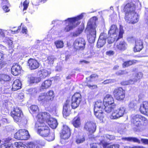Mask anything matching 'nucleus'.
Segmentation results:
<instances>
[{
    "label": "nucleus",
    "instance_id": "4",
    "mask_svg": "<svg viewBox=\"0 0 148 148\" xmlns=\"http://www.w3.org/2000/svg\"><path fill=\"white\" fill-rule=\"evenodd\" d=\"M37 119H40L41 121L44 123L45 119L47 123L52 129L56 128L57 126L58 123L56 119L52 117H51L49 114L47 112H42L39 113L37 116Z\"/></svg>",
    "mask_w": 148,
    "mask_h": 148
},
{
    "label": "nucleus",
    "instance_id": "57",
    "mask_svg": "<svg viewBox=\"0 0 148 148\" xmlns=\"http://www.w3.org/2000/svg\"><path fill=\"white\" fill-rule=\"evenodd\" d=\"M87 86L91 89H95L97 88V86L95 85H91L90 84H88Z\"/></svg>",
    "mask_w": 148,
    "mask_h": 148
},
{
    "label": "nucleus",
    "instance_id": "42",
    "mask_svg": "<svg viewBox=\"0 0 148 148\" xmlns=\"http://www.w3.org/2000/svg\"><path fill=\"white\" fill-rule=\"evenodd\" d=\"M143 74L142 73L139 72L138 73L135 75L134 78L133 79L134 83L135 82H137L138 80L141 79L143 77Z\"/></svg>",
    "mask_w": 148,
    "mask_h": 148
},
{
    "label": "nucleus",
    "instance_id": "24",
    "mask_svg": "<svg viewBox=\"0 0 148 148\" xmlns=\"http://www.w3.org/2000/svg\"><path fill=\"white\" fill-rule=\"evenodd\" d=\"M12 74L14 76L18 75L21 73V68L18 64H15L12 66L11 69Z\"/></svg>",
    "mask_w": 148,
    "mask_h": 148
},
{
    "label": "nucleus",
    "instance_id": "18",
    "mask_svg": "<svg viewBox=\"0 0 148 148\" xmlns=\"http://www.w3.org/2000/svg\"><path fill=\"white\" fill-rule=\"evenodd\" d=\"M29 68L31 70H34L38 68L39 66V63L35 59H30L28 61Z\"/></svg>",
    "mask_w": 148,
    "mask_h": 148
},
{
    "label": "nucleus",
    "instance_id": "38",
    "mask_svg": "<svg viewBox=\"0 0 148 148\" xmlns=\"http://www.w3.org/2000/svg\"><path fill=\"white\" fill-rule=\"evenodd\" d=\"M85 137L82 136H78L75 139V142L77 144H79L83 143L85 141Z\"/></svg>",
    "mask_w": 148,
    "mask_h": 148
},
{
    "label": "nucleus",
    "instance_id": "28",
    "mask_svg": "<svg viewBox=\"0 0 148 148\" xmlns=\"http://www.w3.org/2000/svg\"><path fill=\"white\" fill-rule=\"evenodd\" d=\"M21 84L19 79H16L14 81L12 86V90L13 91L17 90L21 88Z\"/></svg>",
    "mask_w": 148,
    "mask_h": 148
},
{
    "label": "nucleus",
    "instance_id": "61",
    "mask_svg": "<svg viewBox=\"0 0 148 148\" xmlns=\"http://www.w3.org/2000/svg\"><path fill=\"white\" fill-rule=\"evenodd\" d=\"M114 54V52L112 51H107L106 52V54L109 56L113 55Z\"/></svg>",
    "mask_w": 148,
    "mask_h": 148
},
{
    "label": "nucleus",
    "instance_id": "56",
    "mask_svg": "<svg viewBox=\"0 0 148 148\" xmlns=\"http://www.w3.org/2000/svg\"><path fill=\"white\" fill-rule=\"evenodd\" d=\"M49 63L50 64H52L53 63L54 58L53 56H49L47 58Z\"/></svg>",
    "mask_w": 148,
    "mask_h": 148
},
{
    "label": "nucleus",
    "instance_id": "45",
    "mask_svg": "<svg viewBox=\"0 0 148 148\" xmlns=\"http://www.w3.org/2000/svg\"><path fill=\"white\" fill-rule=\"evenodd\" d=\"M134 62V61L131 60L125 62L123 64V67H128L132 64Z\"/></svg>",
    "mask_w": 148,
    "mask_h": 148
},
{
    "label": "nucleus",
    "instance_id": "11",
    "mask_svg": "<svg viewBox=\"0 0 148 148\" xmlns=\"http://www.w3.org/2000/svg\"><path fill=\"white\" fill-rule=\"evenodd\" d=\"M29 137L28 131L24 129H21L14 134V138L20 140H26Z\"/></svg>",
    "mask_w": 148,
    "mask_h": 148
},
{
    "label": "nucleus",
    "instance_id": "44",
    "mask_svg": "<svg viewBox=\"0 0 148 148\" xmlns=\"http://www.w3.org/2000/svg\"><path fill=\"white\" fill-rule=\"evenodd\" d=\"M90 148H102L101 144L98 143H92L90 145Z\"/></svg>",
    "mask_w": 148,
    "mask_h": 148
},
{
    "label": "nucleus",
    "instance_id": "46",
    "mask_svg": "<svg viewBox=\"0 0 148 148\" xmlns=\"http://www.w3.org/2000/svg\"><path fill=\"white\" fill-rule=\"evenodd\" d=\"M83 29L82 28L78 29L77 31L73 33V37L78 36L82 32Z\"/></svg>",
    "mask_w": 148,
    "mask_h": 148
},
{
    "label": "nucleus",
    "instance_id": "63",
    "mask_svg": "<svg viewBox=\"0 0 148 148\" xmlns=\"http://www.w3.org/2000/svg\"><path fill=\"white\" fill-rule=\"evenodd\" d=\"M27 31V29L25 27H23L22 28V32L23 33L26 34Z\"/></svg>",
    "mask_w": 148,
    "mask_h": 148
},
{
    "label": "nucleus",
    "instance_id": "25",
    "mask_svg": "<svg viewBox=\"0 0 148 148\" xmlns=\"http://www.w3.org/2000/svg\"><path fill=\"white\" fill-rule=\"evenodd\" d=\"M99 138L100 140V143L103 145V143H106L105 142L107 140H113L114 139L115 137L113 136L106 134L104 135L103 136L99 137Z\"/></svg>",
    "mask_w": 148,
    "mask_h": 148
},
{
    "label": "nucleus",
    "instance_id": "3",
    "mask_svg": "<svg viewBox=\"0 0 148 148\" xmlns=\"http://www.w3.org/2000/svg\"><path fill=\"white\" fill-rule=\"evenodd\" d=\"M96 27L97 26L94 18L90 19L88 23L86 30L88 31L89 33L88 40L89 42L90 43L95 42L96 37Z\"/></svg>",
    "mask_w": 148,
    "mask_h": 148
},
{
    "label": "nucleus",
    "instance_id": "55",
    "mask_svg": "<svg viewBox=\"0 0 148 148\" xmlns=\"http://www.w3.org/2000/svg\"><path fill=\"white\" fill-rule=\"evenodd\" d=\"M115 82V80L114 79H107L105 80L103 82V84H106L111 83H113Z\"/></svg>",
    "mask_w": 148,
    "mask_h": 148
},
{
    "label": "nucleus",
    "instance_id": "64",
    "mask_svg": "<svg viewBox=\"0 0 148 148\" xmlns=\"http://www.w3.org/2000/svg\"><path fill=\"white\" fill-rule=\"evenodd\" d=\"M145 18L147 20H148V11L146 12H145Z\"/></svg>",
    "mask_w": 148,
    "mask_h": 148
},
{
    "label": "nucleus",
    "instance_id": "5",
    "mask_svg": "<svg viewBox=\"0 0 148 148\" xmlns=\"http://www.w3.org/2000/svg\"><path fill=\"white\" fill-rule=\"evenodd\" d=\"M84 14V13H82L76 17L68 18L65 21L67 25L64 28V31L68 32L75 28L77 25H79L80 22H78V21L83 18Z\"/></svg>",
    "mask_w": 148,
    "mask_h": 148
},
{
    "label": "nucleus",
    "instance_id": "30",
    "mask_svg": "<svg viewBox=\"0 0 148 148\" xmlns=\"http://www.w3.org/2000/svg\"><path fill=\"white\" fill-rule=\"evenodd\" d=\"M103 111H94L95 116L99 119L101 122H103L104 119V114L103 113Z\"/></svg>",
    "mask_w": 148,
    "mask_h": 148
},
{
    "label": "nucleus",
    "instance_id": "33",
    "mask_svg": "<svg viewBox=\"0 0 148 148\" xmlns=\"http://www.w3.org/2000/svg\"><path fill=\"white\" fill-rule=\"evenodd\" d=\"M127 45L126 43L124 41H122L116 45V47L119 50H124L126 48Z\"/></svg>",
    "mask_w": 148,
    "mask_h": 148
},
{
    "label": "nucleus",
    "instance_id": "22",
    "mask_svg": "<svg viewBox=\"0 0 148 148\" xmlns=\"http://www.w3.org/2000/svg\"><path fill=\"white\" fill-rule=\"evenodd\" d=\"M104 103L101 100L96 102L94 105V111H97L103 110Z\"/></svg>",
    "mask_w": 148,
    "mask_h": 148
},
{
    "label": "nucleus",
    "instance_id": "37",
    "mask_svg": "<svg viewBox=\"0 0 148 148\" xmlns=\"http://www.w3.org/2000/svg\"><path fill=\"white\" fill-rule=\"evenodd\" d=\"M45 93H42L39 95L38 100V101L45 103L47 102Z\"/></svg>",
    "mask_w": 148,
    "mask_h": 148
},
{
    "label": "nucleus",
    "instance_id": "21",
    "mask_svg": "<svg viewBox=\"0 0 148 148\" xmlns=\"http://www.w3.org/2000/svg\"><path fill=\"white\" fill-rule=\"evenodd\" d=\"M70 101L67 100L64 103L63 107V114L66 116H68L70 112Z\"/></svg>",
    "mask_w": 148,
    "mask_h": 148
},
{
    "label": "nucleus",
    "instance_id": "10",
    "mask_svg": "<svg viewBox=\"0 0 148 148\" xmlns=\"http://www.w3.org/2000/svg\"><path fill=\"white\" fill-rule=\"evenodd\" d=\"M82 100L81 94L79 93H76L71 98V106L72 108L75 109L79 106Z\"/></svg>",
    "mask_w": 148,
    "mask_h": 148
},
{
    "label": "nucleus",
    "instance_id": "19",
    "mask_svg": "<svg viewBox=\"0 0 148 148\" xmlns=\"http://www.w3.org/2000/svg\"><path fill=\"white\" fill-rule=\"evenodd\" d=\"M106 36L104 33L101 34L97 42V46L98 48L103 47L106 42Z\"/></svg>",
    "mask_w": 148,
    "mask_h": 148
},
{
    "label": "nucleus",
    "instance_id": "2",
    "mask_svg": "<svg viewBox=\"0 0 148 148\" xmlns=\"http://www.w3.org/2000/svg\"><path fill=\"white\" fill-rule=\"evenodd\" d=\"M41 120L40 119H38V122L36 124L35 128L38 133L41 136L46 138V139L48 141L53 140L55 138L54 134L50 133L49 127Z\"/></svg>",
    "mask_w": 148,
    "mask_h": 148
},
{
    "label": "nucleus",
    "instance_id": "48",
    "mask_svg": "<svg viewBox=\"0 0 148 148\" xmlns=\"http://www.w3.org/2000/svg\"><path fill=\"white\" fill-rule=\"evenodd\" d=\"M30 109L33 112H35L38 111V107L36 105H32L30 107Z\"/></svg>",
    "mask_w": 148,
    "mask_h": 148
},
{
    "label": "nucleus",
    "instance_id": "53",
    "mask_svg": "<svg viewBox=\"0 0 148 148\" xmlns=\"http://www.w3.org/2000/svg\"><path fill=\"white\" fill-rule=\"evenodd\" d=\"M14 27L12 29V30H11L10 31L11 32L12 34H14L18 33L20 31V29L21 28V26H19L18 27V29L16 30H13V29L15 28Z\"/></svg>",
    "mask_w": 148,
    "mask_h": 148
},
{
    "label": "nucleus",
    "instance_id": "62",
    "mask_svg": "<svg viewBox=\"0 0 148 148\" xmlns=\"http://www.w3.org/2000/svg\"><path fill=\"white\" fill-rule=\"evenodd\" d=\"M97 77V76L96 74H94L91 75L90 77V79H91L90 81L92 80V79L93 78H96Z\"/></svg>",
    "mask_w": 148,
    "mask_h": 148
},
{
    "label": "nucleus",
    "instance_id": "12",
    "mask_svg": "<svg viewBox=\"0 0 148 148\" xmlns=\"http://www.w3.org/2000/svg\"><path fill=\"white\" fill-rule=\"evenodd\" d=\"M141 121H144L145 123H147L148 121L145 117L141 115H136L132 116L131 121L136 126L138 127L141 125Z\"/></svg>",
    "mask_w": 148,
    "mask_h": 148
},
{
    "label": "nucleus",
    "instance_id": "7",
    "mask_svg": "<svg viewBox=\"0 0 148 148\" xmlns=\"http://www.w3.org/2000/svg\"><path fill=\"white\" fill-rule=\"evenodd\" d=\"M126 109L124 106H121L114 110L110 117L112 119H116L122 117L126 113Z\"/></svg>",
    "mask_w": 148,
    "mask_h": 148
},
{
    "label": "nucleus",
    "instance_id": "23",
    "mask_svg": "<svg viewBox=\"0 0 148 148\" xmlns=\"http://www.w3.org/2000/svg\"><path fill=\"white\" fill-rule=\"evenodd\" d=\"M50 74V71L49 69H42L39 71L38 72L39 77H40V80L41 79H44Z\"/></svg>",
    "mask_w": 148,
    "mask_h": 148
},
{
    "label": "nucleus",
    "instance_id": "39",
    "mask_svg": "<svg viewBox=\"0 0 148 148\" xmlns=\"http://www.w3.org/2000/svg\"><path fill=\"white\" fill-rule=\"evenodd\" d=\"M10 79V78L9 75H7L0 74V81L6 82L9 81Z\"/></svg>",
    "mask_w": 148,
    "mask_h": 148
},
{
    "label": "nucleus",
    "instance_id": "60",
    "mask_svg": "<svg viewBox=\"0 0 148 148\" xmlns=\"http://www.w3.org/2000/svg\"><path fill=\"white\" fill-rule=\"evenodd\" d=\"M3 9L5 12H8L10 10L8 7L6 5L3 6Z\"/></svg>",
    "mask_w": 148,
    "mask_h": 148
},
{
    "label": "nucleus",
    "instance_id": "14",
    "mask_svg": "<svg viewBox=\"0 0 148 148\" xmlns=\"http://www.w3.org/2000/svg\"><path fill=\"white\" fill-rule=\"evenodd\" d=\"M14 145L17 148H41V146L33 143H30L26 146L21 142H15Z\"/></svg>",
    "mask_w": 148,
    "mask_h": 148
},
{
    "label": "nucleus",
    "instance_id": "16",
    "mask_svg": "<svg viewBox=\"0 0 148 148\" xmlns=\"http://www.w3.org/2000/svg\"><path fill=\"white\" fill-rule=\"evenodd\" d=\"M84 128L90 133H92L96 130V124L92 122H88L85 124Z\"/></svg>",
    "mask_w": 148,
    "mask_h": 148
},
{
    "label": "nucleus",
    "instance_id": "34",
    "mask_svg": "<svg viewBox=\"0 0 148 148\" xmlns=\"http://www.w3.org/2000/svg\"><path fill=\"white\" fill-rule=\"evenodd\" d=\"M122 140H126L129 141H132L134 142L137 143H140V141L138 138L135 137H127L123 138Z\"/></svg>",
    "mask_w": 148,
    "mask_h": 148
},
{
    "label": "nucleus",
    "instance_id": "15",
    "mask_svg": "<svg viewBox=\"0 0 148 148\" xmlns=\"http://www.w3.org/2000/svg\"><path fill=\"white\" fill-rule=\"evenodd\" d=\"M60 134L62 138L64 139L68 138L71 134L70 128L67 125H64Z\"/></svg>",
    "mask_w": 148,
    "mask_h": 148
},
{
    "label": "nucleus",
    "instance_id": "51",
    "mask_svg": "<svg viewBox=\"0 0 148 148\" xmlns=\"http://www.w3.org/2000/svg\"><path fill=\"white\" fill-rule=\"evenodd\" d=\"M136 100L131 101L129 104V107L131 108H134L136 105Z\"/></svg>",
    "mask_w": 148,
    "mask_h": 148
},
{
    "label": "nucleus",
    "instance_id": "29",
    "mask_svg": "<svg viewBox=\"0 0 148 148\" xmlns=\"http://www.w3.org/2000/svg\"><path fill=\"white\" fill-rule=\"evenodd\" d=\"M52 84L51 81L50 80H47L42 82L40 90L46 89L49 88Z\"/></svg>",
    "mask_w": 148,
    "mask_h": 148
},
{
    "label": "nucleus",
    "instance_id": "35",
    "mask_svg": "<svg viewBox=\"0 0 148 148\" xmlns=\"http://www.w3.org/2000/svg\"><path fill=\"white\" fill-rule=\"evenodd\" d=\"M103 148H119L120 145L119 144H116L110 145L107 143H103Z\"/></svg>",
    "mask_w": 148,
    "mask_h": 148
},
{
    "label": "nucleus",
    "instance_id": "32",
    "mask_svg": "<svg viewBox=\"0 0 148 148\" xmlns=\"http://www.w3.org/2000/svg\"><path fill=\"white\" fill-rule=\"evenodd\" d=\"M47 101H52L54 97V93L53 91L50 90L46 93H45Z\"/></svg>",
    "mask_w": 148,
    "mask_h": 148
},
{
    "label": "nucleus",
    "instance_id": "6",
    "mask_svg": "<svg viewBox=\"0 0 148 148\" xmlns=\"http://www.w3.org/2000/svg\"><path fill=\"white\" fill-rule=\"evenodd\" d=\"M119 32L117 26L115 25L111 26L108 31V34L110 36H114L115 37L121 38L123 37V34L124 33L123 27L120 25Z\"/></svg>",
    "mask_w": 148,
    "mask_h": 148
},
{
    "label": "nucleus",
    "instance_id": "41",
    "mask_svg": "<svg viewBox=\"0 0 148 148\" xmlns=\"http://www.w3.org/2000/svg\"><path fill=\"white\" fill-rule=\"evenodd\" d=\"M108 42V43L111 44L115 40H117L120 38L117 37H115L114 36H110L107 38Z\"/></svg>",
    "mask_w": 148,
    "mask_h": 148
},
{
    "label": "nucleus",
    "instance_id": "20",
    "mask_svg": "<svg viewBox=\"0 0 148 148\" xmlns=\"http://www.w3.org/2000/svg\"><path fill=\"white\" fill-rule=\"evenodd\" d=\"M103 103L104 105H115L113 98L111 95L109 94L106 95L104 97Z\"/></svg>",
    "mask_w": 148,
    "mask_h": 148
},
{
    "label": "nucleus",
    "instance_id": "40",
    "mask_svg": "<svg viewBox=\"0 0 148 148\" xmlns=\"http://www.w3.org/2000/svg\"><path fill=\"white\" fill-rule=\"evenodd\" d=\"M54 44L57 49L62 48L64 46L63 41L60 40L56 41L54 42Z\"/></svg>",
    "mask_w": 148,
    "mask_h": 148
},
{
    "label": "nucleus",
    "instance_id": "47",
    "mask_svg": "<svg viewBox=\"0 0 148 148\" xmlns=\"http://www.w3.org/2000/svg\"><path fill=\"white\" fill-rule=\"evenodd\" d=\"M6 42L9 47H13L14 45H13L12 41L8 38H6L5 40Z\"/></svg>",
    "mask_w": 148,
    "mask_h": 148
},
{
    "label": "nucleus",
    "instance_id": "17",
    "mask_svg": "<svg viewBox=\"0 0 148 148\" xmlns=\"http://www.w3.org/2000/svg\"><path fill=\"white\" fill-rule=\"evenodd\" d=\"M140 111L141 113L148 116V101L143 102L140 105Z\"/></svg>",
    "mask_w": 148,
    "mask_h": 148
},
{
    "label": "nucleus",
    "instance_id": "1",
    "mask_svg": "<svg viewBox=\"0 0 148 148\" xmlns=\"http://www.w3.org/2000/svg\"><path fill=\"white\" fill-rule=\"evenodd\" d=\"M136 7L132 2L128 3L125 6V19L128 23L132 24L137 23L139 19V15L135 12Z\"/></svg>",
    "mask_w": 148,
    "mask_h": 148
},
{
    "label": "nucleus",
    "instance_id": "52",
    "mask_svg": "<svg viewBox=\"0 0 148 148\" xmlns=\"http://www.w3.org/2000/svg\"><path fill=\"white\" fill-rule=\"evenodd\" d=\"M28 92L30 94L34 95L36 93L37 90L36 88H31L28 90Z\"/></svg>",
    "mask_w": 148,
    "mask_h": 148
},
{
    "label": "nucleus",
    "instance_id": "59",
    "mask_svg": "<svg viewBox=\"0 0 148 148\" xmlns=\"http://www.w3.org/2000/svg\"><path fill=\"white\" fill-rule=\"evenodd\" d=\"M141 142L143 143L148 145V139H147L141 138Z\"/></svg>",
    "mask_w": 148,
    "mask_h": 148
},
{
    "label": "nucleus",
    "instance_id": "9",
    "mask_svg": "<svg viewBox=\"0 0 148 148\" xmlns=\"http://www.w3.org/2000/svg\"><path fill=\"white\" fill-rule=\"evenodd\" d=\"M113 94L116 99L119 101L123 100L125 97V92L122 88H115L113 92Z\"/></svg>",
    "mask_w": 148,
    "mask_h": 148
},
{
    "label": "nucleus",
    "instance_id": "50",
    "mask_svg": "<svg viewBox=\"0 0 148 148\" xmlns=\"http://www.w3.org/2000/svg\"><path fill=\"white\" fill-rule=\"evenodd\" d=\"M134 83V82L133 81V80H130L128 81H123L121 82V84L123 85L132 84Z\"/></svg>",
    "mask_w": 148,
    "mask_h": 148
},
{
    "label": "nucleus",
    "instance_id": "49",
    "mask_svg": "<svg viewBox=\"0 0 148 148\" xmlns=\"http://www.w3.org/2000/svg\"><path fill=\"white\" fill-rule=\"evenodd\" d=\"M29 1L28 0H26L23 3V11L25 10H26L27 9L29 4Z\"/></svg>",
    "mask_w": 148,
    "mask_h": 148
},
{
    "label": "nucleus",
    "instance_id": "27",
    "mask_svg": "<svg viewBox=\"0 0 148 148\" xmlns=\"http://www.w3.org/2000/svg\"><path fill=\"white\" fill-rule=\"evenodd\" d=\"M143 47V43L141 40H137L136 41L135 46L134 49V51L135 52L140 51Z\"/></svg>",
    "mask_w": 148,
    "mask_h": 148
},
{
    "label": "nucleus",
    "instance_id": "31",
    "mask_svg": "<svg viewBox=\"0 0 148 148\" xmlns=\"http://www.w3.org/2000/svg\"><path fill=\"white\" fill-rule=\"evenodd\" d=\"M72 124L75 127H79L81 125V123L79 116H77L74 118L73 120Z\"/></svg>",
    "mask_w": 148,
    "mask_h": 148
},
{
    "label": "nucleus",
    "instance_id": "26",
    "mask_svg": "<svg viewBox=\"0 0 148 148\" xmlns=\"http://www.w3.org/2000/svg\"><path fill=\"white\" fill-rule=\"evenodd\" d=\"M28 79V81L30 84L37 83L41 81L40 77H35L33 75H29Z\"/></svg>",
    "mask_w": 148,
    "mask_h": 148
},
{
    "label": "nucleus",
    "instance_id": "43",
    "mask_svg": "<svg viewBox=\"0 0 148 148\" xmlns=\"http://www.w3.org/2000/svg\"><path fill=\"white\" fill-rule=\"evenodd\" d=\"M13 145L10 143H5L0 145V148H13Z\"/></svg>",
    "mask_w": 148,
    "mask_h": 148
},
{
    "label": "nucleus",
    "instance_id": "8",
    "mask_svg": "<svg viewBox=\"0 0 148 148\" xmlns=\"http://www.w3.org/2000/svg\"><path fill=\"white\" fill-rule=\"evenodd\" d=\"M11 114L16 122H19L21 121L23 114L21 110L18 107L14 108L11 112Z\"/></svg>",
    "mask_w": 148,
    "mask_h": 148
},
{
    "label": "nucleus",
    "instance_id": "54",
    "mask_svg": "<svg viewBox=\"0 0 148 148\" xmlns=\"http://www.w3.org/2000/svg\"><path fill=\"white\" fill-rule=\"evenodd\" d=\"M24 97V94L23 93H20L18 94V98L20 101H22Z\"/></svg>",
    "mask_w": 148,
    "mask_h": 148
},
{
    "label": "nucleus",
    "instance_id": "13",
    "mask_svg": "<svg viewBox=\"0 0 148 148\" xmlns=\"http://www.w3.org/2000/svg\"><path fill=\"white\" fill-rule=\"evenodd\" d=\"M86 43L84 40L81 38L77 39L74 42L73 47L76 50H83L85 48Z\"/></svg>",
    "mask_w": 148,
    "mask_h": 148
},
{
    "label": "nucleus",
    "instance_id": "58",
    "mask_svg": "<svg viewBox=\"0 0 148 148\" xmlns=\"http://www.w3.org/2000/svg\"><path fill=\"white\" fill-rule=\"evenodd\" d=\"M126 72L121 70L119 71L116 73V74L118 75H120L127 73Z\"/></svg>",
    "mask_w": 148,
    "mask_h": 148
},
{
    "label": "nucleus",
    "instance_id": "36",
    "mask_svg": "<svg viewBox=\"0 0 148 148\" xmlns=\"http://www.w3.org/2000/svg\"><path fill=\"white\" fill-rule=\"evenodd\" d=\"M104 106L105 111L107 113H110L114 108L115 105L112 104L111 105H104Z\"/></svg>",
    "mask_w": 148,
    "mask_h": 148
}]
</instances>
